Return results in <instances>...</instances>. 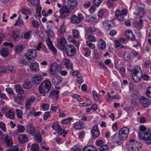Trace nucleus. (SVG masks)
<instances>
[{
  "mask_svg": "<svg viewBox=\"0 0 151 151\" xmlns=\"http://www.w3.org/2000/svg\"><path fill=\"white\" fill-rule=\"evenodd\" d=\"M32 4L35 6L39 5L40 3V0H31Z\"/></svg>",
  "mask_w": 151,
  "mask_h": 151,
  "instance_id": "nucleus-60",
  "label": "nucleus"
},
{
  "mask_svg": "<svg viewBox=\"0 0 151 151\" xmlns=\"http://www.w3.org/2000/svg\"><path fill=\"white\" fill-rule=\"evenodd\" d=\"M17 115V117L19 118H21L22 117V111L21 110H16Z\"/></svg>",
  "mask_w": 151,
  "mask_h": 151,
  "instance_id": "nucleus-55",
  "label": "nucleus"
},
{
  "mask_svg": "<svg viewBox=\"0 0 151 151\" xmlns=\"http://www.w3.org/2000/svg\"><path fill=\"white\" fill-rule=\"evenodd\" d=\"M52 128L55 130H58L57 133L60 135H62L64 133L63 135L64 137H65V134L68 133L67 131L65 132V129H63L59 124H56L55 125L52 126Z\"/></svg>",
  "mask_w": 151,
  "mask_h": 151,
  "instance_id": "nucleus-8",
  "label": "nucleus"
},
{
  "mask_svg": "<svg viewBox=\"0 0 151 151\" xmlns=\"http://www.w3.org/2000/svg\"><path fill=\"white\" fill-rule=\"evenodd\" d=\"M101 2V0H94L93 2V3L94 5H96L97 7L100 5Z\"/></svg>",
  "mask_w": 151,
  "mask_h": 151,
  "instance_id": "nucleus-57",
  "label": "nucleus"
},
{
  "mask_svg": "<svg viewBox=\"0 0 151 151\" xmlns=\"http://www.w3.org/2000/svg\"><path fill=\"white\" fill-rule=\"evenodd\" d=\"M109 149V147L105 145L100 147L99 150L100 151H108Z\"/></svg>",
  "mask_w": 151,
  "mask_h": 151,
  "instance_id": "nucleus-48",
  "label": "nucleus"
},
{
  "mask_svg": "<svg viewBox=\"0 0 151 151\" xmlns=\"http://www.w3.org/2000/svg\"><path fill=\"white\" fill-rule=\"evenodd\" d=\"M3 140L5 144L9 147L13 145V140L12 137L6 135L4 139Z\"/></svg>",
  "mask_w": 151,
  "mask_h": 151,
  "instance_id": "nucleus-18",
  "label": "nucleus"
},
{
  "mask_svg": "<svg viewBox=\"0 0 151 151\" xmlns=\"http://www.w3.org/2000/svg\"><path fill=\"white\" fill-rule=\"evenodd\" d=\"M139 70L140 71H141L142 70L141 68L139 67L135 66L132 71V74H133V75H136Z\"/></svg>",
  "mask_w": 151,
  "mask_h": 151,
  "instance_id": "nucleus-35",
  "label": "nucleus"
},
{
  "mask_svg": "<svg viewBox=\"0 0 151 151\" xmlns=\"http://www.w3.org/2000/svg\"><path fill=\"white\" fill-rule=\"evenodd\" d=\"M1 55L3 56L6 57L9 54V51L7 49L4 48L1 49Z\"/></svg>",
  "mask_w": 151,
  "mask_h": 151,
  "instance_id": "nucleus-38",
  "label": "nucleus"
},
{
  "mask_svg": "<svg viewBox=\"0 0 151 151\" xmlns=\"http://www.w3.org/2000/svg\"><path fill=\"white\" fill-rule=\"evenodd\" d=\"M63 62L64 65L67 68L69 69L70 68V60L69 59L65 58L63 60Z\"/></svg>",
  "mask_w": 151,
  "mask_h": 151,
  "instance_id": "nucleus-41",
  "label": "nucleus"
},
{
  "mask_svg": "<svg viewBox=\"0 0 151 151\" xmlns=\"http://www.w3.org/2000/svg\"><path fill=\"white\" fill-rule=\"evenodd\" d=\"M84 19V17L83 15L80 13L78 15V16L75 15H73L71 18V22L73 23L78 24Z\"/></svg>",
  "mask_w": 151,
  "mask_h": 151,
  "instance_id": "nucleus-7",
  "label": "nucleus"
},
{
  "mask_svg": "<svg viewBox=\"0 0 151 151\" xmlns=\"http://www.w3.org/2000/svg\"><path fill=\"white\" fill-rule=\"evenodd\" d=\"M51 88V83L48 81L43 82L39 87L40 93L42 94L49 92Z\"/></svg>",
  "mask_w": 151,
  "mask_h": 151,
  "instance_id": "nucleus-2",
  "label": "nucleus"
},
{
  "mask_svg": "<svg viewBox=\"0 0 151 151\" xmlns=\"http://www.w3.org/2000/svg\"><path fill=\"white\" fill-rule=\"evenodd\" d=\"M129 143V145H132V146H134L135 149L137 148L138 150V147H137L136 145V144L137 145L139 143L138 142L136 141H135L134 139H131L130 140Z\"/></svg>",
  "mask_w": 151,
  "mask_h": 151,
  "instance_id": "nucleus-39",
  "label": "nucleus"
},
{
  "mask_svg": "<svg viewBox=\"0 0 151 151\" xmlns=\"http://www.w3.org/2000/svg\"><path fill=\"white\" fill-rule=\"evenodd\" d=\"M24 47L22 45L17 46L15 48L16 53L17 54H19L24 49Z\"/></svg>",
  "mask_w": 151,
  "mask_h": 151,
  "instance_id": "nucleus-36",
  "label": "nucleus"
},
{
  "mask_svg": "<svg viewBox=\"0 0 151 151\" xmlns=\"http://www.w3.org/2000/svg\"><path fill=\"white\" fill-rule=\"evenodd\" d=\"M125 35L126 38L132 41L134 40L135 37L132 32L129 30L126 31L125 33Z\"/></svg>",
  "mask_w": 151,
  "mask_h": 151,
  "instance_id": "nucleus-17",
  "label": "nucleus"
},
{
  "mask_svg": "<svg viewBox=\"0 0 151 151\" xmlns=\"http://www.w3.org/2000/svg\"><path fill=\"white\" fill-rule=\"evenodd\" d=\"M26 130L27 133L30 134L32 135L35 133V128L32 124H28L27 126Z\"/></svg>",
  "mask_w": 151,
  "mask_h": 151,
  "instance_id": "nucleus-14",
  "label": "nucleus"
},
{
  "mask_svg": "<svg viewBox=\"0 0 151 151\" xmlns=\"http://www.w3.org/2000/svg\"><path fill=\"white\" fill-rule=\"evenodd\" d=\"M46 27L47 29L46 31L48 36L51 37H54L55 36V34L52 26L48 24L47 25Z\"/></svg>",
  "mask_w": 151,
  "mask_h": 151,
  "instance_id": "nucleus-15",
  "label": "nucleus"
},
{
  "mask_svg": "<svg viewBox=\"0 0 151 151\" xmlns=\"http://www.w3.org/2000/svg\"><path fill=\"white\" fill-rule=\"evenodd\" d=\"M8 70L12 73H14L16 70L15 68L12 66L8 65L7 66Z\"/></svg>",
  "mask_w": 151,
  "mask_h": 151,
  "instance_id": "nucleus-49",
  "label": "nucleus"
},
{
  "mask_svg": "<svg viewBox=\"0 0 151 151\" xmlns=\"http://www.w3.org/2000/svg\"><path fill=\"white\" fill-rule=\"evenodd\" d=\"M50 115V112L49 111H47L45 113L43 117V119L44 120H46L47 118Z\"/></svg>",
  "mask_w": 151,
  "mask_h": 151,
  "instance_id": "nucleus-62",
  "label": "nucleus"
},
{
  "mask_svg": "<svg viewBox=\"0 0 151 151\" xmlns=\"http://www.w3.org/2000/svg\"><path fill=\"white\" fill-rule=\"evenodd\" d=\"M42 77L40 74L35 75L32 79L33 83L35 85L39 84L42 81Z\"/></svg>",
  "mask_w": 151,
  "mask_h": 151,
  "instance_id": "nucleus-11",
  "label": "nucleus"
},
{
  "mask_svg": "<svg viewBox=\"0 0 151 151\" xmlns=\"http://www.w3.org/2000/svg\"><path fill=\"white\" fill-rule=\"evenodd\" d=\"M18 140L20 142H25L27 141L28 138L25 134H22L19 136Z\"/></svg>",
  "mask_w": 151,
  "mask_h": 151,
  "instance_id": "nucleus-28",
  "label": "nucleus"
},
{
  "mask_svg": "<svg viewBox=\"0 0 151 151\" xmlns=\"http://www.w3.org/2000/svg\"><path fill=\"white\" fill-rule=\"evenodd\" d=\"M92 93L95 100L96 101H98L99 99L97 93L95 91H92Z\"/></svg>",
  "mask_w": 151,
  "mask_h": 151,
  "instance_id": "nucleus-58",
  "label": "nucleus"
},
{
  "mask_svg": "<svg viewBox=\"0 0 151 151\" xmlns=\"http://www.w3.org/2000/svg\"><path fill=\"white\" fill-rule=\"evenodd\" d=\"M130 99L132 103L134 105H138L139 102V99L138 96L136 95L134 93L131 95Z\"/></svg>",
  "mask_w": 151,
  "mask_h": 151,
  "instance_id": "nucleus-13",
  "label": "nucleus"
},
{
  "mask_svg": "<svg viewBox=\"0 0 151 151\" xmlns=\"http://www.w3.org/2000/svg\"><path fill=\"white\" fill-rule=\"evenodd\" d=\"M23 87L26 89H29L31 88L32 86L31 82L28 80H26L22 85Z\"/></svg>",
  "mask_w": 151,
  "mask_h": 151,
  "instance_id": "nucleus-27",
  "label": "nucleus"
},
{
  "mask_svg": "<svg viewBox=\"0 0 151 151\" xmlns=\"http://www.w3.org/2000/svg\"><path fill=\"white\" fill-rule=\"evenodd\" d=\"M73 37L75 38H78L79 37V32L76 29H73Z\"/></svg>",
  "mask_w": 151,
  "mask_h": 151,
  "instance_id": "nucleus-46",
  "label": "nucleus"
},
{
  "mask_svg": "<svg viewBox=\"0 0 151 151\" xmlns=\"http://www.w3.org/2000/svg\"><path fill=\"white\" fill-rule=\"evenodd\" d=\"M68 4L70 8L73 9L77 5V1L76 0H69L68 1Z\"/></svg>",
  "mask_w": 151,
  "mask_h": 151,
  "instance_id": "nucleus-20",
  "label": "nucleus"
},
{
  "mask_svg": "<svg viewBox=\"0 0 151 151\" xmlns=\"http://www.w3.org/2000/svg\"><path fill=\"white\" fill-rule=\"evenodd\" d=\"M139 102L143 107H146L150 104V100L147 97L142 96L139 99Z\"/></svg>",
  "mask_w": 151,
  "mask_h": 151,
  "instance_id": "nucleus-9",
  "label": "nucleus"
},
{
  "mask_svg": "<svg viewBox=\"0 0 151 151\" xmlns=\"http://www.w3.org/2000/svg\"><path fill=\"white\" fill-rule=\"evenodd\" d=\"M115 46L116 47H120V48H123L124 46L121 44V43L118 41H116L115 42Z\"/></svg>",
  "mask_w": 151,
  "mask_h": 151,
  "instance_id": "nucleus-63",
  "label": "nucleus"
},
{
  "mask_svg": "<svg viewBox=\"0 0 151 151\" xmlns=\"http://www.w3.org/2000/svg\"><path fill=\"white\" fill-rule=\"evenodd\" d=\"M139 128L140 132H139L138 135L140 138L145 140L147 144H151V130L143 125L141 126Z\"/></svg>",
  "mask_w": 151,
  "mask_h": 151,
  "instance_id": "nucleus-1",
  "label": "nucleus"
},
{
  "mask_svg": "<svg viewBox=\"0 0 151 151\" xmlns=\"http://www.w3.org/2000/svg\"><path fill=\"white\" fill-rule=\"evenodd\" d=\"M30 68L31 70L34 71H37L39 69L38 64L37 63H31Z\"/></svg>",
  "mask_w": 151,
  "mask_h": 151,
  "instance_id": "nucleus-29",
  "label": "nucleus"
},
{
  "mask_svg": "<svg viewBox=\"0 0 151 151\" xmlns=\"http://www.w3.org/2000/svg\"><path fill=\"white\" fill-rule=\"evenodd\" d=\"M62 79H63L60 76H57L53 78L52 83L54 85H58L62 82Z\"/></svg>",
  "mask_w": 151,
  "mask_h": 151,
  "instance_id": "nucleus-19",
  "label": "nucleus"
},
{
  "mask_svg": "<svg viewBox=\"0 0 151 151\" xmlns=\"http://www.w3.org/2000/svg\"><path fill=\"white\" fill-rule=\"evenodd\" d=\"M66 27L64 23H63L61 25L60 27L58 29V31L60 34H63L65 32Z\"/></svg>",
  "mask_w": 151,
  "mask_h": 151,
  "instance_id": "nucleus-34",
  "label": "nucleus"
},
{
  "mask_svg": "<svg viewBox=\"0 0 151 151\" xmlns=\"http://www.w3.org/2000/svg\"><path fill=\"white\" fill-rule=\"evenodd\" d=\"M83 50L86 51L85 56L86 57L89 56L90 55L91 53L90 50L87 48L85 47H83Z\"/></svg>",
  "mask_w": 151,
  "mask_h": 151,
  "instance_id": "nucleus-42",
  "label": "nucleus"
},
{
  "mask_svg": "<svg viewBox=\"0 0 151 151\" xmlns=\"http://www.w3.org/2000/svg\"><path fill=\"white\" fill-rule=\"evenodd\" d=\"M113 141L117 144L119 143L122 140H123L122 138L120 137V136L119 135H118L117 134H116L113 136L112 138Z\"/></svg>",
  "mask_w": 151,
  "mask_h": 151,
  "instance_id": "nucleus-23",
  "label": "nucleus"
},
{
  "mask_svg": "<svg viewBox=\"0 0 151 151\" xmlns=\"http://www.w3.org/2000/svg\"><path fill=\"white\" fill-rule=\"evenodd\" d=\"M19 149L16 146H13L10 147L7 151H18Z\"/></svg>",
  "mask_w": 151,
  "mask_h": 151,
  "instance_id": "nucleus-56",
  "label": "nucleus"
},
{
  "mask_svg": "<svg viewBox=\"0 0 151 151\" xmlns=\"http://www.w3.org/2000/svg\"><path fill=\"white\" fill-rule=\"evenodd\" d=\"M142 22V20L140 19L139 21L135 23H134V25L135 27L138 29H141L142 27L141 24Z\"/></svg>",
  "mask_w": 151,
  "mask_h": 151,
  "instance_id": "nucleus-40",
  "label": "nucleus"
},
{
  "mask_svg": "<svg viewBox=\"0 0 151 151\" xmlns=\"http://www.w3.org/2000/svg\"><path fill=\"white\" fill-rule=\"evenodd\" d=\"M8 117L11 119H13L14 116V111L13 109L9 110L7 114Z\"/></svg>",
  "mask_w": 151,
  "mask_h": 151,
  "instance_id": "nucleus-37",
  "label": "nucleus"
},
{
  "mask_svg": "<svg viewBox=\"0 0 151 151\" xmlns=\"http://www.w3.org/2000/svg\"><path fill=\"white\" fill-rule=\"evenodd\" d=\"M129 129L124 127L121 129L119 131V135L120 136L123 140H125L129 134Z\"/></svg>",
  "mask_w": 151,
  "mask_h": 151,
  "instance_id": "nucleus-6",
  "label": "nucleus"
},
{
  "mask_svg": "<svg viewBox=\"0 0 151 151\" xmlns=\"http://www.w3.org/2000/svg\"><path fill=\"white\" fill-rule=\"evenodd\" d=\"M50 50H51L53 53L54 54H56L57 53V51L55 47L53 45L49 47Z\"/></svg>",
  "mask_w": 151,
  "mask_h": 151,
  "instance_id": "nucleus-61",
  "label": "nucleus"
},
{
  "mask_svg": "<svg viewBox=\"0 0 151 151\" xmlns=\"http://www.w3.org/2000/svg\"><path fill=\"white\" fill-rule=\"evenodd\" d=\"M72 119V118L69 117L66 119H63L62 122V123L63 124H69Z\"/></svg>",
  "mask_w": 151,
  "mask_h": 151,
  "instance_id": "nucleus-53",
  "label": "nucleus"
},
{
  "mask_svg": "<svg viewBox=\"0 0 151 151\" xmlns=\"http://www.w3.org/2000/svg\"><path fill=\"white\" fill-rule=\"evenodd\" d=\"M61 67V65H59L56 63H53L50 65L49 69L50 74L54 76L57 74Z\"/></svg>",
  "mask_w": 151,
  "mask_h": 151,
  "instance_id": "nucleus-4",
  "label": "nucleus"
},
{
  "mask_svg": "<svg viewBox=\"0 0 151 151\" xmlns=\"http://www.w3.org/2000/svg\"><path fill=\"white\" fill-rule=\"evenodd\" d=\"M37 54V52L35 50L32 49L28 50L25 54L32 60L36 57Z\"/></svg>",
  "mask_w": 151,
  "mask_h": 151,
  "instance_id": "nucleus-10",
  "label": "nucleus"
},
{
  "mask_svg": "<svg viewBox=\"0 0 151 151\" xmlns=\"http://www.w3.org/2000/svg\"><path fill=\"white\" fill-rule=\"evenodd\" d=\"M21 12L22 14H24L25 15H29L30 14V11L27 9L24 8Z\"/></svg>",
  "mask_w": 151,
  "mask_h": 151,
  "instance_id": "nucleus-54",
  "label": "nucleus"
},
{
  "mask_svg": "<svg viewBox=\"0 0 151 151\" xmlns=\"http://www.w3.org/2000/svg\"><path fill=\"white\" fill-rule=\"evenodd\" d=\"M92 136L94 138H96L100 135L98 127L97 125H95L93 128L91 130Z\"/></svg>",
  "mask_w": 151,
  "mask_h": 151,
  "instance_id": "nucleus-16",
  "label": "nucleus"
},
{
  "mask_svg": "<svg viewBox=\"0 0 151 151\" xmlns=\"http://www.w3.org/2000/svg\"><path fill=\"white\" fill-rule=\"evenodd\" d=\"M69 14V9L66 6L63 7L60 12H57L55 14V16L59 18H65L66 16Z\"/></svg>",
  "mask_w": 151,
  "mask_h": 151,
  "instance_id": "nucleus-3",
  "label": "nucleus"
},
{
  "mask_svg": "<svg viewBox=\"0 0 151 151\" xmlns=\"http://www.w3.org/2000/svg\"><path fill=\"white\" fill-rule=\"evenodd\" d=\"M17 127L18 131L21 133L23 132L25 130L24 127L21 125H18Z\"/></svg>",
  "mask_w": 151,
  "mask_h": 151,
  "instance_id": "nucleus-43",
  "label": "nucleus"
},
{
  "mask_svg": "<svg viewBox=\"0 0 151 151\" xmlns=\"http://www.w3.org/2000/svg\"><path fill=\"white\" fill-rule=\"evenodd\" d=\"M16 91L19 94H22L24 93V91L22 88L19 85H17L15 86Z\"/></svg>",
  "mask_w": 151,
  "mask_h": 151,
  "instance_id": "nucleus-32",
  "label": "nucleus"
},
{
  "mask_svg": "<svg viewBox=\"0 0 151 151\" xmlns=\"http://www.w3.org/2000/svg\"><path fill=\"white\" fill-rule=\"evenodd\" d=\"M59 91L53 90L50 93L49 96L53 99H57L58 97Z\"/></svg>",
  "mask_w": 151,
  "mask_h": 151,
  "instance_id": "nucleus-21",
  "label": "nucleus"
},
{
  "mask_svg": "<svg viewBox=\"0 0 151 151\" xmlns=\"http://www.w3.org/2000/svg\"><path fill=\"white\" fill-rule=\"evenodd\" d=\"M20 31L17 29L14 30L12 33V36L13 39L17 41L22 39L20 35Z\"/></svg>",
  "mask_w": 151,
  "mask_h": 151,
  "instance_id": "nucleus-12",
  "label": "nucleus"
},
{
  "mask_svg": "<svg viewBox=\"0 0 151 151\" xmlns=\"http://www.w3.org/2000/svg\"><path fill=\"white\" fill-rule=\"evenodd\" d=\"M116 17L119 21H122L124 19L123 15L121 14L120 11L119 10H116L115 12Z\"/></svg>",
  "mask_w": 151,
  "mask_h": 151,
  "instance_id": "nucleus-31",
  "label": "nucleus"
},
{
  "mask_svg": "<svg viewBox=\"0 0 151 151\" xmlns=\"http://www.w3.org/2000/svg\"><path fill=\"white\" fill-rule=\"evenodd\" d=\"M82 151H97V150L96 147L90 145L84 147Z\"/></svg>",
  "mask_w": 151,
  "mask_h": 151,
  "instance_id": "nucleus-24",
  "label": "nucleus"
},
{
  "mask_svg": "<svg viewBox=\"0 0 151 151\" xmlns=\"http://www.w3.org/2000/svg\"><path fill=\"white\" fill-rule=\"evenodd\" d=\"M64 51L68 56H73L76 53V49L73 45H69L66 46Z\"/></svg>",
  "mask_w": 151,
  "mask_h": 151,
  "instance_id": "nucleus-5",
  "label": "nucleus"
},
{
  "mask_svg": "<svg viewBox=\"0 0 151 151\" xmlns=\"http://www.w3.org/2000/svg\"><path fill=\"white\" fill-rule=\"evenodd\" d=\"M0 128L3 131L5 132L6 131V125L4 123L1 122L0 123Z\"/></svg>",
  "mask_w": 151,
  "mask_h": 151,
  "instance_id": "nucleus-59",
  "label": "nucleus"
},
{
  "mask_svg": "<svg viewBox=\"0 0 151 151\" xmlns=\"http://www.w3.org/2000/svg\"><path fill=\"white\" fill-rule=\"evenodd\" d=\"M31 148L32 151H39L40 150L39 146L35 144H32Z\"/></svg>",
  "mask_w": 151,
  "mask_h": 151,
  "instance_id": "nucleus-44",
  "label": "nucleus"
},
{
  "mask_svg": "<svg viewBox=\"0 0 151 151\" xmlns=\"http://www.w3.org/2000/svg\"><path fill=\"white\" fill-rule=\"evenodd\" d=\"M132 79L135 82L138 83L140 81L141 79L139 77H138L136 75H133V74H132Z\"/></svg>",
  "mask_w": 151,
  "mask_h": 151,
  "instance_id": "nucleus-47",
  "label": "nucleus"
},
{
  "mask_svg": "<svg viewBox=\"0 0 151 151\" xmlns=\"http://www.w3.org/2000/svg\"><path fill=\"white\" fill-rule=\"evenodd\" d=\"M31 59L25 54L22 58V62L24 65H27L30 63V61Z\"/></svg>",
  "mask_w": 151,
  "mask_h": 151,
  "instance_id": "nucleus-22",
  "label": "nucleus"
},
{
  "mask_svg": "<svg viewBox=\"0 0 151 151\" xmlns=\"http://www.w3.org/2000/svg\"><path fill=\"white\" fill-rule=\"evenodd\" d=\"M66 45H67V44L59 43L58 44V46L60 49L64 51L65 49Z\"/></svg>",
  "mask_w": 151,
  "mask_h": 151,
  "instance_id": "nucleus-45",
  "label": "nucleus"
},
{
  "mask_svg": "<svg viewBox=\"0 0 151 151\" xmlns=\"http://www.w3.org/2000/svg\"><path fill=\"white\" fill-rule=\"evenodd\" d=\"M74 127L78 129H81L84 128L85 127L81 122H78L75 123L74 124Z\"/></svg>",
  "mask_w": 151,
  "mask_h": 151,
  "instance_id": "nucleus-30",
  "label": "nucleus"
},
{
  "mask_svg": "<svg viewBox=\"0 0 151 151\" xmlns=\"http://www.w3.org/2000/svg\"><path fill=\"white\" fill-rule=\"evenodd\" d=\"M32 32V30H29L24 34V38L25 39L28 40Z\"/></svg>",
  "mask_w": 151,
  "mask_h": 151,
  "instance_id": "nucleus-52",
  "label": "nucleus"
},
{
  "mask_svg": "<svg viewBox=\"0 0 151 151\" xmlns=\"http://www.w3.org/2000/svg\"><path fill=\"white\" fill-rule=\"evenodd\" d=\"M33 135L35 138V140L38 141L39 142L41 141L42 140V136L40 133L36 132Z\"/></svg>",
  "mask_w": 151,
  "mask_h": 151,
  "instance_id": "nucleus-33",
  "label": "nucleus"
},
{
  "mask_svg": "<svg viewBox=\"0 0 151 151\" xmlns=\"http://www.w3.org/2000/svg\"><path fill=\"white\" fill-rule=\"evenodd\" d=\"M32 24L33 27L38 28L40 26V24L36 20H34L32 21Z\"/></svg>",
  "mask_w": 151,
  "mask_h": 151,
  "instance_id": "nucleus-50",
  "label": "nucleus"
},
{
  "mask_svg": "<svg viewBox=\"0 0 151 151\" xmlns=\"http://www.w3.org/2000/svg\"><path fill=\"white\" fill-rule=\"evenodd\" d=\"M98 48L101 50L104 49L106 47L105 42L103 40H100L98 42Z\"/></svg>",
  "mask_w": 151,
  "mask_h": 151,
  "instance_id": "nucleus-26",
  "label": "nucleus"
},
{
  "mask_svg": "<svg viewBox=\"0 0 151 151\" xmlns=\"http://www.w3.org/2000/svg\"><path fill=\"white\" fill-rule=\"evenodd\" d=\"M46 43L48 47L53 45L52 42L51 41L49 37H48L47 39L46 40Z\"/></svg>",
  "mask_w": 151,
  "mask_h": 151,
  "instance_id": "nucleus-64",
  "label": "nucleus"
},
{
  "mask_svg": "<svg viewBox=\"0 0 151 151\" xmlns=\"http://www.w3.org/2000/svg\"><path fill=\"white\" fill-rule=\"evenodd\" d=\"M137 8L138 12L137 13L136 15L140 18L142 17L144 14V9L142 7H141L140 6H138Z\"/></svg>",
  "mask_w": 151,
  "mask_h": 151,
  "instance_id": "nucleus-25",
  "label": "nucleus"
},
{
  "mask_svg": "<svg viewBox=\"0 0 151 151\" xmlns=\"http://www.w3.org/2000/svg\"><path fill=\"white\" fill-rule=\"evenodd\" d=\"M145 94L148 97L151 98V86L147 88Z\"/></svg>",
  "mask_w": 151,
  "mask_h": 151,
  "instance_id": "nucleus-51",
  "label": "nucleus"
}]
</instances>
